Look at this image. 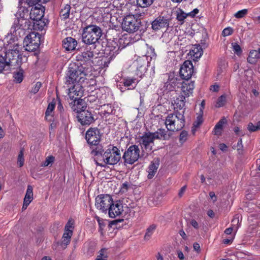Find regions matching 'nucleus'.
Masks as SVG:
<instances>
[{
    "label": "nucleus",
    "mask_w": 260,
    "mask_h": 260,
    "mask_svg": "<svg viewBox=\"0 0 260 260\" xmlns=\"http://www.w3.org/2000/svg\"><path fill=\"white\" fill-rule=\"evenodd\" d=\"M94 54L92 51H86L76 56L78 64H71L66 76V83H71L74 81L83 79L91 71Z\"/></svg>",
    "instance_id": "nucleus-1"
},
{
    "label": "nucleus",
    "mask_w": 260,
    "mask_h": 260,
    "mask_svg": "<svg viewBox=\"0 0 260 260\" xmlns=\"http://www.w3.org/2000/svg\"><path fill=\"white\" fill-rule=\"evenodd\" d=\"M91 153L96 166L106 168L108 166L117 164L121 159L120 150L116 147L110 145L104 150L101 146H99L91 150Z\"/></svg>",
    "instance_id": "nucleus-2"
},
{
    "label": "nucleus",
    "mask_w": 260,
    "mask_h": 260,
    "mask_svg": "<svg viewBox=\"0 0 260 260\" xmlns=\"http://www.w3.org/2000/svg\"><path fill=\"white\" fill-rule=\"evenodd\" d=\"M17 35L11 34L6 38L4 41V45L2 50L5 53V59L7 62L8 68L10 66L19 64V60L21 58L20 54L21 47L18 44V40L15 36Z\"/></svg>",
    "instance_id": "nucleus-3"
},
{
    "label": "nucleus",
    "mask_w": 260,
    "mask_h": 260,
    "mask_svg": "<svg viewBox=\"0 0 260 260\" xmlns=\"http://www.w3.org/2000/svg\"><path fill=\"white\" fill-rule=\"evenodd\" d=\"M70 102L72 110L77 113L78 121L82 125H89L94 121V118L91 113L88 110H85L86 108L85 103L82 99H77Z\"/></svg>",
    "instance_id": "nucleus-4"
},
{
    "label": "nucleus",
    "mask_w": 260,
    "mask_h": 260,
    "mask_svg": "<svg viewBox=\"0 0 260 260\" xmlns=\"http://www.w3.org/2000/svg\"><path fill=\"white\" fill-rule=\"evenodd\" d=\"M24 0H19L18 6V10L15 14L17 19L14 22V24L11 28V33L17 35V31H20L25 29L26 24L27 23V17L29 16L28 10L24 5Z\"/></svg>",
    "instance_id": "nucleus-5"
},
{
    "label": "nucleus",
    "mask_w": 260,
    "mask_h": 260,
    "mask_svg": "<svg viewBox=\"0 0 260 260\" xmlns=\"http://www.w3.org/2000/svg\"><path fill=\"white\" fill-rule=\"evenodd\" d=\"M119 41L118 39L109 40L108 41L104 49L105 56L99 62L101 68H107L110 61L119 53L120 46L118 44Z\"/></svg>",
    "instance_id": "nucleus-6"
},
{
    "label": "nucleus",
    "mask_w": 260,
    "mask_h": 260,
    "mask_svg": "<svg viewBox=\"0 0 260 260\" xmlns=\"http://www.w3.org/2000/svg\"><path fill=\"white\" fill-rule=\"evenodd\" d=\"M102 35L101 28L96 25H89L83 28L82 35V41L86 44L94 45Z\"/></svg>",
    "instance_id": "nucleus-7"
},
{
    "label": "nucleus",
    "mask_w": 260,
    "mask_h": 260,
    "mask_svg": "<svg viewBox=\"0 0 260 260\" xmlns=\"http://www.w3.org/2000/svg\"><path fill=\"white\" fill-rule=\"evenodd\" d=\"M156 54L154 52V49L150 47L146 54L138 57L134 62L133 64L136 67V74L137 76L142 77L146 73L148 63L152 59L154 58Z\"/></svg>",
    "instance_id": "nucleus-8"
},
{
    "label": "nucleus",
    "mask_w": 260,
    "mask_h": 260,
    "mask_svg": "<svg viewBox=\"0 0 260 260\" xmlns=\"http://www.w3.org/2000/svg\"><path fill=\"white\" fill-rule=\"evenodd\" d=\"M165 124L169 131L174 132L181 129L185 125L184 111L169 114L166 117Z\"/></svg>",
    "instance_id": "nucleus-9"
},
{
    "label": "nucleus",
    "mask_w": 260,
    "mask_h": 260,
    "mask_svg": "<svg viewBox=\"0 0 260 260\" xmlns=\"http://www.w3.org/2000/svg\"><path fill=\"white\" fill-rule=\"evenodd\" d=\"M40 43L41 35L35 32H32L26 36L23 41L25 50L29 52L37 50L40 47Z\"/></svg>",
    "instance_id": "nucleus-10"
},
{
    "label": "nucleus",
    "mask_w": 260,
    "mask_h": 260,
    "mask_svg": "<svg viewBox=\"0 0 260 260\" xmlns=\"http://www.w3.org/2000/svg\"><path fill=\"white\" fill-rule=\"evenodd\" d=\"M156 138H158L157 133H145L140 137L139 141L142 149L147 152H150L154 146V141Z\"/></svg>",
    "instance_id": "nucleus-11"
},
{
    "label": "nucleus",
    "mask_w": 260,
    "mask_h": 260,
    "mask_svg": "<svg viewBox=\"0 0 260 260\" xmlns=\"http://www.w3.org/2000/svg\"><path fill=\"white\" fill-rule=\"evenodd\" d=\"M141 21L134 15H128L125 16L122 24V28L129 33L137 31L140 27Z\"/></svg>",
    "instance_id": "nucleus-12"
},
{
    "label": "nucleus",
    "mask_w": 260,
    "mask_h": 260,
    "mask_svg": "<svg viewBox=\"0 0 260 260\" xmlns=\"http://www.w3.org/2000/svg\"><path fill=\"white\" fill-rule=\"evenodd\" d=\"M140 150L136 145L130 146L124 152L123 158L125 164L132 165L137 161L140 157Z\"/></svg>",
    "instance_id": "nucleus-13"
},
{
    "label": "nucleus",
    "mask_w": 260,
    "mask_h": 260,
    "mask_svg": "<svg viewBox=\"0 0 260 260\" xmlns=\"http://www.w3.org/2000/svg\"><path fill=\"white\" fill-rule=\"evenodd\" d=\"M113 199L109 194H100L95 199L96 208L103 213H107Z\"/></svg>",
    "instance_id": "nucleus-14"
},
{
    "label": "nucleus",
    "mask_w": 260,
    "mask_h": 260,
    "mask_svg": "<svg viewBox=\"0 0 260 260\" xmlns=\"http://www.w3.org/2000/svg\"><path fill=\"white\" fill-rule=\"evenodd\" d=\"M81 80L74 81V82L71 83H67L66 79L65 80V83L66 85H69L71 84H73L72 86L69 87L68 89V95L72 102L74 101V100L76 99V98H77V99H81L80 96H81L83 94L82 87L78 83V82H80Z\"/></svg>",
    "instance_id": "nucleus-15"
},
{
    "label": "nucleus",
    "mask_w": 260,
    "mask_h": 260,
    "mask_svg": "<svg viewBox=\"0 0 260 260\" xmlns=\"http://www.w3.org/2000/svg\"><path fill=\"white\" fill-rule=\"evenodd\" d=\"M101 137L100 131L96 128H90L86 133L85 139L91 146H99Z\"/></svg>",
    "instance_id": "nucleus-16"
},
{
    "label": "nucleus",
    "mask_w": 260,
    "mask_h": 260,
    "mask_svg": "<svg viewBox=\"0 0 260 260\" xmlns=\"http://www.w3.org/2000/svg\"><path fill=\"white\" fill-rule=\"evenodd\" d=\"M193 73V67L191 61L186 60L181 66L179 71L180 77L184 80L190 79Z\"/></svg>",
    "instance_id": "nucleus-17"
},
{
    "label": "nucleus",
    "mask_w": 260,
    "mask_h": 260,
    "mask_svg": "<svg viewBox=\"0 0 260 260\" xmlns=\"http://www.w3.org/2000/svg\"><path fill=\"white\" fill-rule=\"evenodd\" d=\"M108 211L110 217L115 218L119 216L123 211L122 204L120 201L112 200V203L110 204Z\"/></svg>",
    "instance_id": "nucleus-18"
},
{
    "label": "nucleus",
    "mask_w": 260,
    "mask_h": 260,
    "mask_svg": "<svg viewBox=\"0 0 260 260\" xmlns=\"http://www.w3.org/2000/svg\"><path fill=\"white\" fill-rule=\"evenodd\" d=\"M169 24V20L168 18L159 16L152 22L151 27L153 30H157L162 28H167Z\"/></svg>",
    "instance_id": "nucleus-19"
},
{
    "label": "nucleus",
    "mask_w": 260,
    "mask_h": 260,
    "mask_svg": "<svg viewBox=\"0 0 260 260\" xmlns=\"http://www.w3.org/2000/svg\"><path fill=\"white\" fill-rule=\"evenodd\" d=\"M45 8L40 5L32 8L29 13V18L32 20L43 18L44 15Z\"/></svg>",
    "instance_id": "nucleus-20"
},
{
    "label": "nucleus",
    "mask_w": 260,
    "mask_h": 260,
    "mask_svg": "<svg viewBox=\"0 0 260 260\" xmlns=\"http://www.w3.org/2000/svg\"><path fill=\"white\" fill-rule=\"evenodd\" d=\"M194 88V82L188 80L183 82L181 87V95H184L185 98L188 97L192 93Z\"/></svg>",
    "instance_id": "nucleus-21"
},
{
    "label": "nucleus",
    "mask_w": 260,
    "mask_h": 260,
    "mask_svg": "<svg viewBox=\"0 0 260 260\" xmlns=\"http://www.w3.org/2000/svg\"><path fill=\"white\" fill-rule=\"evenodd\" d=\"M33 188L31 185H28L26 192L24 198L22 210H25L33 200Z\"/></svg>",
    "instance_id": "nucleus-22"
},
{
    "label": "nucleus",
    "mask_w": 260,
    "mask_h": 260,
    "mask_svg": "<svg viewBox=\"0 0 260 260\" xmlns=\"http://www.w3.org/2000/svg\"><path fill=\"white\" fill-rule=\"evenodd\" d=\"M77 45V41L72 37H67L62 41L63 47L67 51L75 50Z\"/></svg>",
    "instance_id": "nucleus-23"
},
{
    "label": "nucleus",
    "mask_w": 260,
    "mask_h": 260,
    "mask_svg": "<svg viewBox=\"0 0 260 260\" xmlns=\"http://www.w3.org/2000/svg\"><path fill=\"white\" fill-rule=\"evenodd\" d=\"M185 98H184V95H179L178 97L176 98V99L174 100V102L172 103L174 113L178 112V110L183 109L185 106Z\"/></svg>",
    "instance_id": "nucleus-24"
},
{
    "label": "nucleus",
    "mask_w": 260,
    "mask_h": 260,
    "mask_svg": "<svg viewBox=\"0 0 260 260\" xmlns=\"http://www.w3.org/2000/svg\"><path fill=\"white\" fill-rule=\"evenodd\" d=\"M203 53V49L199 44L193 45L189 52V54L193 57V59L200 58Z\"/></svg>",
    "instance_id": "nucleus-25"
},
{
    "label": "nucleus",
    "mask_w": 260,
    "mask_h": 260,
    "mask_svg": "<svg viewBox=\"0 0 260 260\" xmlns=\"http://www.w3.org/2000/svg\"><path fill=\"white\" fill-rule=\"evenodd\" d=\"M122 84L124 86L127 87L128 89H134L137 85L138 81L135 78L127 77L122 80Z\"/></svg>",
    "instance_id": "nucleus-26"
},
{
    "label": "nucleus",
    "mask_w": 260,
    "mask_h": 260,
    "mask_svg": "<svg viewBox=\"0 0 260 260\" xmlns=\"http://www.w3.org/2000/svg\"><path fill=\"white\" fill-rule=\"evenodd\" d=\"M159 166V163L158 161H153L151 162L150 165H149L148 168V179H151L152 178L158 168Z\"/></svg>",
    "instance_id": "nucleus-27"
},
{
    "label": "nucleus",
    "mask_w": 260,
    "mask_h": 260,
    "mask_svg": "<svg viewBox=\"0 0 260 260\" xmlns=\"http://www.w3.org/2000/svg\"><path fill=\"white\" fill-rule=\"evenodd\" d=\"M32 21L33 28L36 30H42L46 25L45 19L43 18Z\"/></svg>",
    "instance_id": "nucleus-28"
},
{
    "label": "nucleus",
    "mask_w": 260,
    "mask_h": 260,
    "mask_svg": "<svg viewBox=\"0 0 260 260\" xmlns=\"http://www.w3.org/2000/svg\"><path fill=\"white\" fill-rule=\"evenodd\" d=\"M233 223L232 225L233 227L229 228L224 231V233L227 235H230L232 233L233 231L234 230L236 232L237 231L238 229L240 226V224L239 223V220L238 217H235L232 221Z\"/></svg>",
    "instance_id": "nucleus-29"
},
{
    "label": "nucleus",
    "mask_w": 260,
    "mask_h": 260,
    "mask_svg": "<svg viewBox=\"0 0 260 260\" xmlns=\"http://www.w3.org/2000/svg\"><path fill=\"white\" fill-rule=\"evenodd\" d=\"M102 108L103 110L104 116L114 115L115 114V109L111 104H104L102 106Z\"/></svg>",
    "instance_id": "nucleus-30"
},
{
    "label": "nucleus",
    "mask_w": 260,
    "mask_h": 260,
    "mask_svg": "<svg viewBox=\"0 0 260 260\" xmlns=\"http://www.w3.org/2000/svg\"><path fill=\"white\" fill-rule=\"evenodd\" d=\"M260 57V53L259 50H252L250 52L247 61L250 63H254L256 59Z\"/></svg>",
    "instance_id": "nucleus-31"
},
{
    "label": "nucleus",
    "mask_w": 260,
    "mask_h": 260,
    "mask_svg": "<svg viewBox=\"0 0 260 260\" xmlns=\"http://www.w3.org/2000/svg\"><path fill=\"white\" fill-rule=\"evenodd\" d=\"M73 235V231H69L64 230V233L62 236V243L65 246H67L71 241V238Z\"/></svg>",
    "instance_id": "nucleus-32"
},
{
    "label": "nucleus",
    "mask_w": 260,
    "mask_h": 260,
    "mask_svg": "<svg viewBox=\"0 0 260 260\" xmlns=\"http://www.w3.org/2000/svg\"><path fill=\"white\" fill-rule=\"evenodd\" d=\"M71 7L67 5L63 8H62L60 12V17L61 19H66L69 17Z\"/></svg>",
    "instance_id": "nucleus-33"
},
{
    "label": "nucleus",
    "mask_w": 260,
    "mask_h": 260,
    "mask_svg": "<svg viewBox=\"0 0 260 260\" xmlns=\"http://www.w3.org/2000/svg\"><path fill=\"white\" fill-rule=\"evenodd\" d=\"M13 78L16 83H20L22 82L24 78L23 71L20 69L18 71L14 72Z\"/></svg>",
    "instance_id": "nucleus-34"
},
{
    "label": "nucleus",
    "mask_w": 260,
    "mask_h": 260,
    "mask_svg": "<svg viewBox=\"0 0 260 260\" xmlns=\"http://www.w3.org/2000/svg\"><path fill=\"white\" fill-rule=\"evenodd\" d=\"M187 16H188V13H185L181 9H179L177 11L176 19L178 21L180 22L181 24H183L184 19Z\"/></svg>",
    "instance_id": "nucleus-35"
},
{
    "label": "nucleus",
    "mask_w": 260,
    "mask_h": 260,
    "mask_svg": "<svg viewBox=\"0 0 260 260\" xmlns=\"http://www.w3.org/2000/svg\"><path fill=\"white\" fill-rule=\"evenodd\" d=\"M226 123V119L223 117L220 119L218 123L216 124L214 127V131L215 134H218V133L220 132L223 128V126Z\"/></svg>",
    "instance_id": "nucleus-36"
},
{
    "label": "nucleus",
    "mask_w": 260,
    "mask_h": 260,
    "mask_svg": "<svg viewBox=\"0 0 260 260\" xmlns=\"http://www.w3.org/2000/svg\"><path fill=\"white\" fill-rule=\"evenodd\" d=\"M156 229L155 224L150 225L147 229L146 234L145 235V239H148L154 233Z\"/></svg>",
    "instance_id": "nucleus-37"
},
{
    "label": "nucleus",
    "mask_w": 260,
    "mask_h": 260,
    "mask_svg": "<svg viewBox=\"0 0 260 260\" xmlns=\"http://www.w3.org/2000/svg\"><path fill=\"white\" fill-rule=\"evenodd\" d=\"M122 74L119 73L115 75V76L114 77V80L117 83V86L119 87V88L120 89L121 91H123L122 87H121V86L122 84V81L123 79H124V78H122Z\"/></svg>",
    "instance_id": "nucleus-38"
},
{
    "label": "nucleus",
    "mask_w": 260,
    "mask_h": 260,
    "mask_svg": "<svg viewBox=\"0 0 260 260\" xmlns=\"http://www.w3.org/2000/svg\"><path fill=\"white\" fill-rule=\"evenodd\" d=\"M24 158L23 149L20 150L17 158V164L19 167H22L24 165Z\"/></svg>",
    "instance_id": "nucleus-39"
},
{
    "label": "nucleus",
    "mask_w": 260,
    "mask_h": 260,
    "mask_svg": "<svg viewBox=\"0 0 260 260\" xmlns=\"http://www.w3.org/2000/svg\"><path fill=\"white\" fill-rule=\"evenodd\" d=\"M107 250L105 248L102 249L95 260H107Z\"/></svg>",
    "instance_id": "nucleus-40"
},
{
    "label": "nucleus",
    "mask_w": 260,
    "mask_h": 260,
    "mask_svg": "<svg viewBox=\"0 0 260 260\" xmlns=\"http://www.w3.org/2000/svg\"><path fill=\"white\" fill-rule=\"evenodd\" d=\"M154 0H137L138 4L141 7H147L151 5Z\"/></svg>",
    "instance_id": "nucleus-41"
},
{
    "label": "nucleus",
    "mask_w": 260,
    "mask_h": 260,
    "mask_svg": "<svg viewBox=\"0 0 260 260\" xmlns=\"http://www.w3.org/2000/svg\"><path fill=\"white\" fill-rule=\"evenodd\" d=\"M226 102V96L225 95H221L217 100L216 107L219 108L223 106Z\"/></svg>",
    "instance_id": "nucleus-42"
},
{
    "label": "nucleus",
    "mask_w": 260,
    "mask_h": 260,
    "mask_svg": "<svg viewBox=\"0 0 260 260\" xmlns=\"http://www.w3.org/2000/svg\"><path fill=\"white\" fill-rule=\"evenodd\" d=\"M247 128L250 132H255L259 129L260 121L257 122L256 125H254L252 123H249L247 126Z\"/></svg>",
    "instance_id": "nucleus-43"
},
{
    "label": "nucleus",
    "mask_w": 260,
    "mask_h": 260,
    "mask_svg": "<svg viewBox=\"0 0 260 260\" xmlns=\"http://www.w3.org/2000/svg\"><path fill=\"white\" fill-rule=\"evenodd\" d=\"M7 62L5 59V57L0 54V73H1L5 68H8L7 66Z\"/></svg>",
    "instance_id": "nucleus-44"
},
{
    "label": "nucleus",
    "mask_w": 260,
    "mask_h": 260,
    "mask_svg": "<svg viewBox=\"0 0 260 260\" xmlns=\"http://www.w3.org/2000/svg\"><path fill=\"white\" fill-rule=\"evenodd\" d=\"M167 132L164 129H159L154 133L158 134V138H156V139H167Z\"/></svg>",
    "instance_id": "nucleus-45"
},
{
    "label": "nucleus",
    "mask_w": 260,
    "mask_h": 260,
    "mask_svg": "<svg viewBox=\"0 0 260 260\" xmlns=\"http://www.w3.org/2000/svg\"><path fill=\"white\" fill-rule=\"evenodd\" d=\"M54 161V157L53 156H49L46 157L45 160L43 162L42 166L47 167L51 165Z\"/></svg>",
    "instance_id": "nucleus-46"
},
{
    "label": "nucleus",
    "mask_w": 260,
    "mask_h": 260,
    "mask_svg": "<svg viewBox=\"0 0 260 260\" xmlns=\"http://www.w3.org/2000/svg\"><path fill=\"white\" fill-rule=\"evenodd\" d=\"M54 104L51 103L48 104L47 110L45 112V117L46 118L47 117L50 115L51 112L54 110Z\"/></svg>",
    "instance_id": "nucleus-47"
},
{
    "label": "nucleus",
    "mask_w": 260,
    "mask_h": 260,
    "mask_svg": "<svg viewBox=\"0 0 260 260\" xmlns=\"http://www.w3.org/2000/svg\"><path fill=\"white\" fill-rule=\"evenodd\" d=\"M188 133L185 131L181 132L179 136V141L181 144L184 143L187 139Z\"/></svg>",
    "instance_id": "nucleus-48"
},
{
    "label": "nucleus",
    "mask_w": 260,
    "mask_h": 260,
    "mask_svg": "<svg viewBox=\"0 0 260 260\" xmlns=\"http://www.w3.org/2000/svg\"><path fill=\"white\" fill-rule=\"evenodd\" d=\"M41 86L42 83L40 82H37L31 88V90H30V92L33 94L37 93L39 91Z\"/></svg>",
    "instance_id": "nucleus-49"
},
{
    "label": "nucleus",
    "mask_w": 260,
    "mask_h": 260,
    "mask_svg": "<svg viewBox=\"0 0 260 260\" xmlns=\"http://www.w3.org/2000/svg\"><path fill=\"white\" fill-rule=\"evenodd\" d=\"M95 218L96 219V221H98V222L99 223V230H100V231L102 232L106 225L105 221L103 219L101 218L100 217H99L98 216H96L95 217Z\"/></svg>",
    "instance_id": "nucleus-50"
},
{
    "label": "nucleus",
    "mask_w": 260,
    "mask_h": 260,
    "mask_svg": "<svg viewBox=\"0 0 260 260\" xmlns=\"http://www.w3.org/2000/svg\"><path fill=\"white\" fill-rule=\"evenodd\" d=\"M247 12H248L247 9H243V10H240V11H238L237 13H236L234 15V16L237 18H242L245 15L247 14Z\"/></svg>",
    "instance_id": "nucleus-51"
},
{
    "label": "nucleus",
    "mask_w": 260,
    "mask_h": 260,
    "mask_svg": "<svg viewBox=\"0 0 260 260\" xmlns=\"http://www.w3.org/2000/svg\"><path fill=\"white\" fill-rule=\"evenodd\" d=\"M41 0H24L23 3L24 5H27L29 7L35 6L40 2Z\"/></svg>",
    "instance_id": "nucleus-52"
},
{
    "label": "nucleus",
    "mask_w": 260,
    "mask_h": 260,
    "mask_svg": "<svg viewBox=\"0 0 260 260\" xmlns=\"http://www.w3.org/2000/svg\"><path fill=\"white\" fill-rule=\"evenodd\" d=\"M74 228V221L72 219H69L65 226L64 230L73 231Z\"/></svg>",
    "instance_id": "nucleus-53"
},
{
    "label": "nucleus",
    "mask_w": 260,
    "mask_h": 260,
    "mask_svg": "<svg viewBox=\"0 0 260 260\" xmlns=\"http://www.w3.org/2000/svg\"><path fill=\"white\" fill-rule=\"evenodd\" d=\"M129 186H130V184L128 182H124L122 184V185L120 187V191L121 193L126 192L127 191Z\"/></svg>",
    "instance_id": "nucleus-54"
},
{
    "label": "nucleus",
    "mask_w": 260,
    "mask_h": 260,
    "mask_svg": "<svg viewBox=\"0 0 260 260\" xmlns=\"http://www.w3.org/2000/svg\"><path fill=\"white\" fill-rule=\"evenodd\" d=\"M203 122V116L202 114L198 116L197 120L194 122L193 125L196 127H199Z\"/></svg>",
    "instance_id": "nucleus-55"
},
{
    "label": "nucleus",
    "mask_w": 260,
    "mask_h": 260,
    "mask_svg": "<svg viewBox=\"0 0 260 260\" xmlns=\"http://www.w3.org/2000/svg\"><path fill=\"white\" fill-rule=\"evenodd\" d=\"M233 32V30L232 28L231 27H228L225 28L223 30L222 34L223 36L225 37V36H228L231 35V34H232Z\"/></svg>",
    "instance_id": "nucleus-56"
},
{
    "label": "nucleus",
    "mask_w": 260,
    "mask_h": 260,
    "mask_svg": "<svg viewBox=\"0 0 260 260\" xmlns=\"http://www.w3.org/2000/svg\"><path fill=\"white\" fill-rule=\"evenodd\" d=\"M233 51L237 55H239L241 53V49L240 46L237 43L233 44Z\"/></svg>",
    "instance_id": "nucleus-57"
},
{
    "label": "nucleus",
    "mask_w": 260,
    "mask_h": 260,
    "mask_svg": "<svg viewBox=\"0 0 260 260\" xmlns=\"http://www.w3.org/2000/svg\"><path fill=\"white\" fill-rule=\"evenodd\" d=\"M190 224L196 229H198L199 228V224L198 222L194 219H191L190 220Z\"/></svg>",
    "instance_id": "nucleus-58"
},
{
    "label": "nucleus",
    "mask_w": 260,
    "mask_h": 260,
    "mask_svg": "<svg viewBox=\"0 0 260 260\" xmlns=\"http://www.w3.org/2000/svg\"><path fill=\"white\" fill-rule=\"evenodd\" d=\"M219 89V86L216 83L211 86V87H210V90L213 92L218 91Z\"/></svg>",
    "instance_id": "nucleus-59"
},
{
    "label": "nucleus",
    "mask_w": 260,
    "mask_h": 260,
    "mask_svg": "<svg viewBox=\"0 0 260 260\" xmlns=\"http://www.w3.org/2000/svg\"><path fill=\"white\" fill-rule=\"evenodd\" d=\"M199 13V10L198 9H194L191 12L188 13V16H191V17H193L196 16L197 14Z\"/></svg>",
    "instance_id": "nucleus-60"
},
{
    "label": "nucleus",
    "mask_w": 260,
    "mask_h": 260,
    "mask_svg": "<svg viewBox=\"0 0 260 260\" xmlns=\"http://www.w3.org/2000/svg\"><path fill=\"white\" fill-rule=\"evenodd\" d=\"M177 256L180 260H184V256L183 252L180 250H177Z\"/></svg>",
    "instance_id": "nucleus-61"
},
{
    "label": "nucleus",
    "mask_w": 260,
    "mask_h": 260,
    "mask_svg": "<svg viewBox=\"0 0 260 260\" xmlns=\"http://www.w3.org/2000/svg\"><path fill=\"white\" fill-rule=\"evenodd\" d=\"M186 188V186L185 185L182 186L181 189H180L178 195L179 197H182L183 194L184 192H185Z\"/></svg>",
    "instance_id": "nucleus-62"
},
{
    "label": "nucleus",
    "mask_w": 260,
    "mask_h": 260,
    "mask_svg": "<svg viewBox=\"0 0 260 260\" xmlns=\"http://www.w3.org/2000/svg\"><path fill=\"white\" fill-rule=\"evenodd\" d=\"M180 235L181 236V237L184 239V240H186L187 239V236H186V235L185 234V233L184 232V231L183 230H180L179 232Z\"/></svg>",
    "instance_id": "nucleus-63"
},
{
    "label": "nucleus",
    "mask_w": 260,
    "mask_h": 260,
    "mask_svg": "<svg viewBox=\"0 0 260 260\" xmlns=\"http://www.w3.org/2000/svg\"><path fill=\"white\" fill-rule=\"evenodd\" d=\"M209 196L211 199L213 201V202H215L216 201V197L215 194V193L213 191H211L209 192Z\"/></svg>",
    "instance_id": "nucleus-64"
}]
</instances>
